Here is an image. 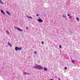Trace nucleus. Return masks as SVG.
Returning <instances> with one entry per match:
<instances>
[{
  "instance_id": "1",
  "label": "nucleus",
  "mask_w": 80,
  "mask_h": 80,
  "mask_svg": "<svg viewBox=\"0 0 80 80\" xmlns=\"http://www.w3.org/2000/svg\"><path fill=\"white\" fill-rule=\"evenodd\" d=\"M36 69H38V70L43 69V67H42L41 66H35Z\"/></svg>"
},
{
  "instance_id": "2",
  "label": "nucleus",
  "mask_w": 80,
  "mask_h": 80,
  "mask_svg": "<svg viewBox=\"0 0 80 80\" xmlns=\"http://www.w3.org/2000/svg\"><path fill=\"white\" fill-rule=\"evenodd\" d=\"M21 49H22V48H20L17 47H16L15 48V50L16 51H17V50H21Z\"/></svg>"
},
{
  "instance_id": "3",
  "label": "nucleus",
  "mask_w": 80,
  "mask_h": 80,
  "mask_svg": "<svg viewBox=\"0 0 80 80\" xmlns=\"http://www.w3.org/2000/svg\"><path fill=\"white\" fill-rule=\"evenodd\" d=\"M15 29H17V30H19V31H20V32H22L23 31V30H22V29H21L18 28H17L16 27L15 28Z\"/></svg>"
},
{
  "instance_id": "4",
  "label": "nucleus",
  "mask_w": 80,
  "mask_h": 80,
  "mask_svg": "<svg viewBox=\"0 0 80 80\" xmlns=\"http://www.w3.org/2000/svg\"><path fill=\"white\" fill-rule=\"evenodd\" d=\"M38 22H40V23H41V22H43V20L41 19H38Z\"/></svg>"
},
{
  "instance_id": "5",
  "label": "nucleus",
  "mask_w": 80,
  "mask_h": 80,
  "mask_svg": "<svg viewBox=\"0 0 80 80\" xmlns=\"http://www.w3.org/2000/svg\"><path fill=\"white\" fill-rule=\"evenodd\" d=\"M6 12L7 13H8V15H9L10 16V12H8V11H6Z\"/></svg>"
},
{
  "instance_id": "6",
  "label": "nucleus",
  "mask_w": 80,
  "mask_h": 80,
  "mask_svg": "<svg viewBox=\"0 0 80 80\" xmlns=\"http://www.w3.org/2000/svg\"><path fill=\"white\" fill-rule=\"evenodd\" d=\"M1 12H2V13H3V14H4V15H5V12H3V10H1Z\"/></svg>"
},
{
  "instance_id": "7",
  "label": "nucleus",
  "mask_w": 80,
  "mask_h": 80,
  "mask_svg": "<svg viewBox=\"0 0 80 80\" xmlns=\"http://www.w3.org/2000/svg\"><path fill=\"white\" fill-rule=\"evenodd\" d=\"M8 45H10V47H12V44H11L10 43L8 42Z\"/></svg>"
},
{
  "instance_id": "8",
  "label": "nucleus",
  "mask_w": 80,
  "mask_h": 80,
  "mask_svg": "<svg viewBox=\"0 0 80 80\" xmlns=\"http://www.w3.org/2000/svg\"><path fill=\"white\" fill-rule=\"evenodd\" d=\"M43 69L45 71H47V68H44Z\"/></svg>"
},
{
  "instance_id": "9",
  "label": "nucleus",
  "mask_w": 80,
  "mask_h": 80,
  "mask_svg": "<svg viewBox=\"0 0 80 80\" xmlns=\"http://www.w3.org/2000/svg\"><path fill=\"white\" fill-rule=\"evenodd\" d=\"M0 3H2V4H3V2L2 1H1V0H0Z\"/></svg>"
},
{
  "instance_id": "10",
  "label": "nucleus",
  "mask_w": 80,
  "mask_h": 80,
  "mask_svg": "<svg viewBox=\"0 0 80 80\" xmlns=\"http://www.w3.org/2000/svg\"><path fill=\"white\" fill-rule=\"evenodd\" d=\"M72 16H70L69 17V18H72Z\"/></svg>"
},
{
  "instance_id": "11",
  "label": "nucleus",
  "mask_w": 80,
  "mask_h": 80,
  "mask_svg": "<svg viewBox=\"0 0 80 80\" xmlns=\"http://www.w3.org/2000/svg\"><path fill=\"white\" fill-rule=\"evenodd\" d=\"M28 17V18H31V19H32V17Z\"/></svg>"
},
{
  "instance_id": "12",
  "label": "nucleus",
  "mask_w": 80,
  "mask_h": 80,
  "mask_svg": "<svg viewBox=\"0 0 80 80\" xmlns=\"http://www.w3.org/2000/svg\"><path fill=\"white\" fill-rule=\"evenodd\" d=\"M76 19L77 20H78V21H79V18H77Z\"/></svg>"
},
{
  "instance_id": "13",
  "label": "nucleus",
  "mask_w": 80,
  "mask_h": 80,
  "mask_svg": "<svg viewBox=\"0 0 80 80\" xmlns=\"http://www.w3.org/2000/svg\"><path fill=\"white\" fill-rule=\"evenodd\" d=\"M59 48H62V46L60 45L59 46Z\"/></svg>"
},
{
  "instance_id": "14",
  "label": "nucleus",
  "mask_w": 80,
  "mask_h": 80,
  "mask_svg": "<svg viewBox=\"0 0 80 80\" xmlns=\"http://www.w3.org/2000/svg\"><path fill=\"white\" fill-rule=\"evenodd\" d=\"M63 17H66V15H63Z\"/></svg>"
},
{
  "instance_id": "15",
  "label": "nucleus",
  "mask_w": 80,
  "mask_h": 80,
  "mask_svg": "<svg viewBox=\"0 0 80 80\" xmlns=\"http://www.w3.org/2000/svg\"><path fill=\"white\" fill-rule=\"evenodd\" d=\"M42 44H43V43H44V42H43L42 41Z\"/></svg>"
},
{
  "instance_id": "16",
  "label": "nucleus",
  "mask_w": 80,
  "mask_h": 80,
  "mask_svg": "<svg viewBox=\"0 0 80 80\" xmlns=\"http://www.w3.org/2000/svg\"><path fill=\"white\" fill-rule=\"evenodd\" d=\"M70 14H68V17H69V16H70Z\"/></svg>"
},
{
  "instance_id": "17",
  "label": "nucleus",
  "mask_w": 80,
  "mask_h": 80,
  "mask_svg": "<svg viewBox=\"0 0 80 80\" xmlns=\"http://www.w3.org/2000/svg\"><path fill=\"white\" fill-rule=\"evenodd\" d=\"M66 69H67V68L66 67V68H65V70H66Z\"/></svg>"
},
{
  "instance_id": "18",
  "label": "nucleus",
  "mask_w": 80,
  "mask_h": 80,
  "mask_svg": "<svg viewBox=\"0 0 80 80\" xmlns=\"http://www.w3.org/2000/svg\"><path fill=\"white\" fill-rule=\"evenodd\" d=\"M34 53H35V54H37V52H34Z\"/></svg>"
},
{
  "instance_id": "19",
  "label": "nucleus",
  "mask_w": 80,
  "mask_h": 80,
  "mask_svg": "<svg viewBox=\"0 0 80 80\" xmlns=\"http://www.w3.org/2000/svg\"><path fill=\"white\" fill-rule=\"evenodd\" d=\"M72 63H73V62H74V61H72Z\"/></svg>"
},
{
  "instance_id": "20",
  "label": "nucleus",
  "mask_w": 80,
  "mask_h": 80,
  "mask_svg": "<svg viewBox=\"0 0 80 80\" xmlns=\"http://www.w3.org/2000/svg\"><path fill=\"white\" fill-rule=\"evenodd\" d=\"M39 16V14H38L37 15V16Z\"/></svg>"
},
{
  "instance_id": "21",
  "label": "nucleus",
  "mask_w": 80,
  "mask_h": 80,
  "mask_svg": "<svg viewBox=\"0 0 80 80\" xmlns=\"http://www.w3.org/2000/svg\"><path fill=\"white\" fill-rule=\"evenodd\" d=\"M26 29H28V28L26 27Z\"/></svg>"
},
{
  "instance_id": "22",
  "label": "nucleus",
  "mask_w": 80,
  "mask_h": 80,
  "mask_svg": "<svg viewBox=\"0 0 80 80\" xmlns=\"http://www.w3.org/2000/svg\"><path fill=\"white\" fill-rule=\"evenodd\" d=\"M24 73L26 74L27 73V72H24Z\"/></svg>"
},
{
  "instance_id": "23",
  "label": "nucleus",
  "mask_w": 80,
  "mask_h": 80,
  "mask_svg": "<svg viewBox=\"0 0 80 80\" xmlns=\"http://www.w3.org/2000/svg\"><path fill=\"white\" fill-rule=\"evenodd\" d=\"M59 80H60V78H58Z\"/></svg>"
}]
</instances>
